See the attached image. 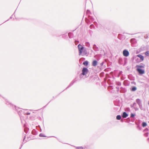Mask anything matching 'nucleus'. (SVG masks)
<instances>
[{
  "mask_svg": "<svg viewBox=\"0 0 149 149\" xmlns=\"http://www.w3.org/2000/svg\"><path fill=\"white\" fill-rule=\"evenodd\" d=\"M93 49L95 51H97L98 50V48L97 47L95 44H94L93 45Z\"/></svg>",
  "mask_w": 149,
  "mask_h": 149,
  "instance_id": "8",
  "label": "nucleus"
},
{
  "mask_svg": "<svg viewBox=\"0 0 149 149\" xmlns=\"http://www.w3.org/2000/svg\"><path fill=\"white\" fill-rule=\"evenodd\" d=\"M122 72H123L122 71H120L119 72V75L121 74H122Z\"/></svg>",
  "mask_w": 149,
  "mask_h": 149,
  "instance_id": "42",
  "label": "nucleus"
},
{
  "mask_svg": "<svg viewBox=\"0 0 149 149\" xmlns=\"http://www.w3.org/2000/svg\"><path fill=\"white\" fill-rule=\"evenodd\" d=\"M129 53L128 51L126 49L124 50L123 51V54L124 56L127 57L129 55Z\"/></svg>",
  "mask_w": 149,
  "mask_h": 149,
  "instance_id": "4",
  "label": "nucleus"
},
{
  "mask_svg": "<svg viewBox=\"0 0 149 149\" xmlns=\"http://www.w3.org/2000/svg\"><path fill=\"white\" fill-rule=\"evenodd\" d=\"M148 105H149V102H148Z\"/></svg>",
  "mask_w": 149,
  "mask_h": 149,
  "instance_id": "49",
  "label": "nucleus"
},
{
  "mask_svg": "<svg viewBox=\"0 0 149 149\" xmlns=\"http://www.w3.org/2000/svg\"><path fill=\"white\" fill-rule=\"evenodd\" d=\"M76 149H83V148L82 147H75L74 146Z\"/></svg>",
  "mask_w": 149,
  "mask_h": 149,
  "instance_id": "27",
  "label": "nucleus"
},
{
  "mask_svg": "<svg viewBox=\"0 0 149 149\" xmlns=\"http://www.w3.org/2000/svg\"><path fill=\"white\" fill-rule=\"evenodd\" d=\"M137 89V88L136 87L134 86H133L131 88V91H136Z\"/></svg>",
  "mask_w": 149,
  "mask_h": 149,
  "instance_id": "12",
  "label": "nucleus"
},
{
  "mask_svg": "<svg viewBox=\"0 0 149 149\" xmlns=\"http://www.w3.org/2000/svg\"><path fill=\"white\" fill-rule=\"evenodd\" d=\"M32 134L36 135L37 134V132L35 129H33L32 131Z\"/></svg>",
  "mask_w": 149,
  "mask_h": 149,
  "instance_id": "13",
  "label": "nucleus"
},
{
  "mask_svg": "<svg viewBox=\"0 0 149 149\" xmlns=\"http://www.w3.org/2000/svg\"><path fill=\"white\" fill-rule=\"evenodd\" d=\"M12 107H13L15 108V109H16V110H17V109H16V107L15 106H13V105H11Z\"/></svg>",
  "mask_w": 149,
  "mask_h": 149,
  "instance_id": "34",
  "label": "nucleus"
},
{
  "mask_svg": "<svg viewBox=\"0 0 149 149\" xmlns=\"http://www.w3.org/2000/svg\"><path fill=\"white\" fill-rule=\"evenodd\" d=\"M68 35L69 38H72L73 37V34L71 32H69L68 33Z\"/></svg>",
  "mask_w": 149,
  "mask_h": 149,
  "instance_id": "14",
  "label": "nucleus"
},
{
  "mask_svg": "<svg viewBox=\"0 0 149 149\" xmlns=\"http://www.w3.org/2000/svg\"><path fill=\"white\" fill-rule=\"evenodd\" d=\"M42 131V130L41 129H40V131L41 132Z\"/></svg>",
  "mask_w": 149,
  "mask_h": 149,
  "instance_id": "48",
  "label": "nucleus"
},
{
  "mask_svg": "<svg viewBox=\"0 0 149 149\" xmlns=\"http://www.w3.org/2000/svg\"><path fill=\"white\" fill-rule=\"evenodd\" d=\"M96 23V22H94V24H95V23Z\"/></svg>",
  "mask_w": 149,
  "mask_h": 149,
  "instance_id": "47",
  "label": "nucleus"
},
{
  "mask_svg": "<svg viewBox=\"0 0 149 149\" xmlns=\"http://www.w3.org/2000/svg\"><path fill=\"white\" fill-rule=\"evenodd\" d=\"M26 138V136H24V138H23V142H24V143H23V142L22 143V144H23L24 143H25L26 142V141H25L24 142V140H25V139Z\"/></svg>",
  "mask_w": 149,
  "mask_h": 149,
  "instance_id": "31",
  "label": "nucleus"
},
{
  "mask_svg": "<svg viewBox=\"0 0 149 149\" xmlns=\"http://www.w3.org/2000/svg\"><path fill=\"white\" fill-rule=\"evenodd\" d=\"M90 21L88 20V22H87V21H86V22L88 23V24H90L91 23L90 22Z\"/></svg>",
  "mask_w": 149,
  "mask_h": 149,
  "instance_id": "39",
  "label": "nucleus"
},
{
  "mask_svg": "<svg viewBox=\"0 0 149 149\" xmlns=\"http://www.w3.org/2000/svg\"><path fill=\"white\" fill-rule=\"evenodd\" d=\"M21 109L20 108H19V109ZM21 111V110H19V112H20V111Z\"/></svg>",
  "mask_w": 149,
  "mask_h": 149,
  "instance_id": "46",
  "label": "nucleus"
},
{
  "mask_svg": "<svg viewBox=\"0 0 149 149\" xmlns=\"http://www.w3.org/2000/svg\"><path fill=\"white\" fill-rule=\"evenodd\" d=\"M86 13L87 15L91 13L90 11L89 10H87L86 11Z\"/></svg>",
  "mask_w": 149,
  "mask_h": 149,
  "instance_id": "30",
  "label": "nucleus"
},
{
  "mask_svg": "<svg viewBox=\"0 0 149 149\" xmlns=\"http://www.w3.org/2000/svg\"><path fill=\"white\" fill-rule=\"evenodd\" d=\"M145 54L146 56H149V51L146 52L145 53Z\"/></svg>",
  "mask_w": 149,
  "mask_h": 149,
  "instance_id": "28",
  "label": "nucleus"
},
{
  "mask_svg": "<svg viewBox=\"0 0 149 149\" xmlns=\"http://www.w3.org/2000/svg\"><path fill=\"white\" fill-rule=\"evenodd\" d=\"M135 105H136V103L135 102H134L132 104H131L130 105V107L131 108H133Z\"/></svg>",
  "mask_w": 149,
  "mask_h": 149,
  "instance_id": "29",
  "label": "nucleus"
},
{
  "mask_svg": "<svg viewBox=\"0 0 149 149\" xmlns=\"http://www.w3.org/2000/svg\"><path fill=\"white\" fill-rule=\"evenodd\" d=\"M22 146V144L21 145V147Z\"/></svg>",
  "mask_w": 149,
  "mask_h": 149,
  "instance_id": "50",
  "label": "nucleus"
},
{
  "mask_svg": "<svg viewBox=\"0 0 149 149\" xmlns=\"http://www.w3.org/2000/svg\"><path fill=\"white\" fill-rule=\"evenodd\" d=\"M148 129L147 128H146L144 130V132H146V131H148Z\"/></svg>",
  "mask_w": 149,
  "mask_h": 149,
  "instance_id": "37",
  "label": "nucleus"
},
{
  "mask_svg": "<svg viewBox=\"0 0 149 149\" xmlns=\"http://www.w3.org/2000/svg\"><path fill=\"white\" fill-rule=\"evenodd\" d=\"M103 64H104V62H102V63H101L100 64V65L101 66H102L103 65Z\"/></svg>",
  "mask_w": 149,
  "mask_h": 149,
  "instance_id": "41",
  "label": "nucleus"
},
{
  "mask_svg": "<svg viewBox=\"0 0 149 149\" xmlns=\"http://www.w3.org/2000/svg\"><path fill=\"white\" fill-rule=\"evenodd\" d=\"M30 114V113L29 112H27L25 113V114H26L27 115H29Z\"/></svg>",
  "mask_w": 149,
  "mask_h": 149,
  "instance_id": "36",
  "label": "nucleus"
},
{
  "mask_svg": "<svg viewBox=\"0 0 149 149\" xmlns=\"http://www.w3.org/2000/svg\"><path fill=\"white\" fill-rule=\"evenodd\" d=\"M85 45L86 46L89 47L90 46V44L88 42H86L85 43Z\"/></svg>",
  "mask_w": 149,
  "mask_h": 149,
  "instance_id": "21",
  "label": "nucleus"
},
{
  "mask_svg": "<svg viewBox=\"0 0 149 149\" xmlns=\"http://www.w3.org/2000/svg\"><path fill=\"white\" fill-rule=\"evenodd\" d=\"M127 119L129 121H130V118H127Z\"/></svg>",
  "mask_w": 149,
  "mask_h": 149,
  "instance_id": "40",
  "label": "nucleus"
},
{
  "mask_svg": "<svg viewBox=\"0 0 149 149\" xmlns=\"http://www.w3.org/2000/svg\"><path fill=\"white\" fill-rule=\"evenodd\" d=\"M136 70L139 74H142L145 73L144 70L141 68H137Z\"/></svg>",
  "mask_w": 149,
  "mask_h": 149,
  "instance_id": "3",
  "label": "nucleus"
},
{
  "mask_svg": "<svg viewBox=\"0 0 149 149\" xmlns=\"http://www.w3.org/2000/svg\"><path fill=\"white\" fill-rule=\"evenodd\" d=\"M135 115V114L133 113H131L130 114V117L132 118H134Z\"/></svg>",
  "mask_w": 149,
  "mask_h": 149,
  "instance_id": "25",
  "label": "nucleus"
},
{
  "mask_svg": "<svg viewBox=\"0 0 149 149\" xmlns=\"http://www.w3.org/2000/svg\"><path fill=\"white\" fill-rule=\"evenodd\" d=\"M138 109H135V110H138Z\"/></svg>",
  "mask_w": 149,
  "mask_h": 149,
  "instance_id": "45",
  "label": "nucleus"
},
{
  "mask_svg": "<svg viewBox=\"0 0 149 149\" xmlns=\"http://www.w3.org/2000/svg\"><path fill=\"white\" fill-rule=\"evenodd\" d=\"M23 127L24 128V131L26 134H27L28 131L29 130V128L26 127V125L25 123Z\"/></svg>",
  "mask_w": 149,
  "mask_h": 149,
  "instance_id": "6",
  "label": "nucleus"
},
{
  "mask_svg": "<svg viewBox=\"0 0 149 149\" xmlns=\"http://www.w3.org/2000/svg\"><path fill=\"white\" fill-rule=\"evenodd\" d=\"M148 132H147L146 133L144 134V135L146 137H147L148 136Z\"/></svg>",
  "mask_w": 149,
  "mask_h": 149,
  "instance_id": "32",
  "label": "nucleus"
},
{
  "mask_svg": "<svg viewBox=\"0 0 149 149\" xmlns=\"http://www.w3.org/2000/svg\"><path fill=\"white\" fill-rule=\"evenodd\" d=\"M116 118L118 120H120L121 119V116L120 115H118L116 116Z\"/></svg>",
  "mask_w": 149,
  "mask_h": 149,
  "instance_id": "18",
  "label": "nucleus"
},
{
  "mask_svg": "<svg viewBox=\"0 0 149 149\" xmlns=\"http://www.w3.org/2000/svg\"><path fill=\"white\" fill-rule=\"evenodd\" d=\"M121 116L123 118H125L127 117L128 116V115L126 112H124L123 113Z\"/></svg>",
  "mask_w": 149,
  "mask_h": 149,
  "instance_id": "7",
  "label": "nucleus"
},
{
  "mask_svg": "<svg viewBox=\"0 0 149 149\" xmlns=\"http://www.w3.org/2000/svg\"><path fill=\"white\" fill-rule=\"evenodd\" d=\"M137 56L140 58L141 61H143V60L144 57L142 55L139 54L137 55Z\"/></svg>",
  "mask_w": 149,
  "mask_h": 149,
  "instance_id": "11",
  "label": "nucleus"
},
{
  "mask_svg": "<svg viewBox=\"0 0 149 149\" xmlns=\"http://www.w3.org/2000/svg\"><path fill=\"white\" fill-rule=\"evenodd\" d=\"M88 64V61H84L83 63V64L85 66H87Z\"/></svg>",
  "mask_w": 149,
  "mask_h": 149,
  "instance_id": "16",
  "label": "nucleus"
},
{
  "mask_svg": "<svg viewBox=\"0 0 149 149\" xmlns=\"http://www.w3.org/2000/svg\"><path fill=\"white\" fill-rule=\"evenodd\" d=\"M121 122H123V120H122V119H121Z\"/></svg>",
  "mask_w": 149,
  "mask_h": 149,
  "instance_id": "44",
  "label": "nucleus"
},
{
  "mask_svg": "<svg viewBox=\"0 0 149 149\" xmlns=\"http://www.w3.org/2000/svg\"><path fill=\"white\" fill-rule=\"evenodd\" d=\"M147 140L149 142V138L147 139Z\"/></svg>",
  "mask_w": 149,
  "mask_h": 149,
  "instance_id": "43",
  "label": "nucleus"
},
{
  "mask_svg": "<svg viewBox=\"0 0 149 149\" xmlns=\"http://www.w3.org/2000/svg\"><path fill=\"white\" fill-rule=\"evenodd\" d=\"M136 101L138 105L142 104L141 100L139 99H137L136 100Z\"/></svg>",
  "mask_w": 149,
  "mask_h": 149,
  "instance_id": "10",
  "label": "nucleus"
},
{
  "mask_svg": "<svg viewBox=\"0 0 149 149\" xmlns=\"http://www.w3.org/2000/svg\"><path fill=\"white\" fill-rule=\"evenodd\" d=\"M116 84L117 85L120 86L121 85V83L119 81H116Z\"/></svg>",
  "mask_w": 149,
  "mask_h": 149,
  "instance_id": "22",
  "label": "nucleus"
},
{
  "mask_svg": "<svg viewBox=\"0 0 149 149\" xmlns=\"http://www.w3.org/2000/svg\"><path fill=\"white\" fill-rule=\"evenodd\" d=\"M78 48L79 50V54L80 55L83 52V50L84 49V47L80 44L78 46Z\"/></svg>",
  "mask_w": 149,
  "mask_h": 149,
  "instance_id": "2",
  "label": "nucleus"
},
{
  "mask_svg": "<svg viewBox=\"0 0 149 149\" xmlns=\"http://www.w3.org/2000/svg\"><path fill=\"white\" fill-rule=\"evenodd\" d=\"M90 27L91 29H94L95 28V26L93 24H92L90 25Z\"/></svg>",
  "mask_w": 149,
  "mask_h": 149,
  "instance_id": "26",
  "label": "nucleus"
},
{
  "mask_svg": "<svg viewBox=\"0 0 149 149\" xmlns=\"http://www.w3.org/2000/svg\"><path fill=\"white\" fill-rule=\"evenodd\" d=\"M83 52L85 54H87V52L86 49V48H84L83 50Z\"/></svg>",
  "mask_w": 149,
  "mask_h": 149,
  "instance_id": "20",
  "label": "nucleus"
},
{
  "mask_svg": "<svg viewBox=\"0 0 149 149\" xmlns=\"http://www.w3.org/2000/svg\"><path fill=\"white\" fill-rule=\"evenodd\" d=\"M147 125V124L145 122H143L142 123V125L143 127H144Z\"/></svg>",
  "mask_w": 149,
  "mask_h": 149,
  "instance_id": "17",
  "label": "nucleus"
},
{
  "mask_svg": "<svg viewBox=\"0 0 149 149\" xmlns=\"http://www.w3.org/2000/svg\"><path fill=\"white\" fill-rule=\"evenodd\" d=\"M136 68H144V66L142 65H136Z\"/></svg>",
  "mask_w": 149,
  "mask_h": 149,
  "instance_id": "15",
  "label": "nucleus"
},
{
  "mask_svg": "<svg viewBox=\"0 0 149 149\" xmlns=\"http://www.w3.org/2000/svg\"><path fill=\"white\" fill-rule=\"evenodd\" d=\"M39 136L40 137H46V136L44 135L42 133H40L39 135Z\"/></svg>",
  "mask_w": 149,
  "mask_h": 149,
  "instance_id": "24",
  "label": "nucleus"
},
{
  "mask_svg": "<svg viewBox=\"0 0 149 149\" xmlns=\"http://www.w3.org/2000/svg\"><path fill=\"white\" fill-rule=\"evenodd\" d=\"M135 40L136 39L135 38L132 39L131 40V42H132V41H135Z\"/></svg>",
  "mask_w": 149,
  "mask_h": 149,
  "instance_id": "33",
  "label": "nucleus"
},
{
  "mask_svg": "<svg viewBox=\"0 0 149 149\" xmlns=\"http://www.w3.org/2000/svg\"><path fill=\"white\" fill-rule=\"evenodd\" d=\"M88 18L90 21L92 22H93L94 20V18L90 16L89 15L88 16Z\"/></svg>",
  "mask_w": 149,
  "mask_h": 149,
  "instance_id": "19",
  "label": "nucleus"
},
{
  "mask_svg": "<svg viewBox=\"0 0 149 149\" xmlns=\"http://www.w3.org/2000/svg\"><path fill=\"white\" fill-rule=\"evenodd\" d=\"M89 71L87 68L84 67L82 69V73L79 75V78L81 79L83 78V76L86 75Z\"/></svg>",
  "mask_w": 149,
  "mask_h": 149,
  "instance_id": "1",
  "label": "nucleus"
},
{
  "mask_svg": "<svg viewBox=\"0 0 149 149\" xmlns=\"http://www.w3.org/2000/svg\"><path fill=\"white\" fill-rule=\"evenodd\" d=\"M137 128H139V130H141V127L139 126V125H138V126H137Z\"/></svg>",
  "mask_w": 149,
  "mask_h": 149,
  "instance_id": "38",
  "label": "nucleus"
},
{
  "mask_svg": "<svg viewBox=\"0 0 149 149\" xmlns=\"http://www.w3.org/2000/svg\"><path fill=\"white\" fill-rule=\"evenodd\" d=\"M97 61L94 60L92 62V65L93 66H95L97 65Z\"/></svg>",
  "mask_w": 149,
  "mask_h": 149,
  "instance_id": "9",
  "label": "nucleus"
},
{
  "mask_svg": "<svg viewBox=\"0 0 149 149\" xmlns=\"http://www.w3.org/2000/svg\"><path fill=\"white\" fill-rule=\"evenodd\" d=\"M116 88L117 89V91H119V87H116Z\"/></svg>",
  "mask_w": 149,
  "mask_h": 149,
  "instance_id": "35",
  "label": "nucleus"
},
{
  "mask_svg": "<svg viewBox=\"0 0 149 149\" xmlns=\"http://www.w3.org/2000/svg\"><path fill=\"white\" fill-rule=\"evenodd\" d=\"M139 108H140V109L142 110H143V107H142V104L139 105Z\"/></svg>",
  "mask_w": 149,
  "mask_h": 149,
  "instance_id": "23",
  "label": "nucleus"
},
{
  "mask_svg": "<svg viewBox=\"0 0 149 149\" xmlns=\"http://www.w3.org/2000/svg\"><path fill=\"white\" fill-rule=\"evenodd\" d=\"M77 81V80L76 79H74L73 80L72 82L70 83L69 85L66 88V89H67L69 88L72 86L73 84Z\"/></svg>",
  "mask_w": 149,
  "mask_h": 149,
  "instance_id": "5",
  "label": "nucleus"
}]
</instances>
